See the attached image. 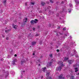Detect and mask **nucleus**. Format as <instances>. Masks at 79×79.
<instances>
[{
    "label": "nucleus",
    "instance_id": "obj_1",
    "mask_svg": "<svg viewBox=\"0 0 79 79\" xmlns=\"http://www.w3.org/2000/svg\"><path fill=\"white\" fill-rule=\"evenodd\" d=\"M37 21H38V19H35L34 20H32L30 21V23L31 24H34L35 23H37Z\"/></svg>",
    "mask_w": 79,
    "mask_h": 79
},
{
    "label": "nucleus",
    "instance_id": "obj_2",
    "mask_svg": "<svg viewBox=\"0 0 79 79\" xmlns=\"http://www.w3.org/2000/svg\"><path fill=\"white\" fill-rule=\"evenodd\" d=\"M59 79H64V77H63V74H62L60 75L59 77Z\"/></svg>",
    "mask_w": 79,
    "mask_h": 79
},
{
    "label": "nucleus",
    "instance_id": "obj_3",
    "mask_svg": "<svg viewBox=\"0 0 79 79\" xmlns=\"http://www.w3.org/2000/svg\"><path fill=\"white\" fill-rule=\"evenodd\" d=\"M63 62H62V61H60L58 62V64H61V66H64V65L63 64Z\"/></svg>",
    "mask_w": 79,
    "mask_h": 79
},
{
    "label": "nucleus",
    "instance_id": "obj_4",
    "mask_svg": "<svg viewBox=\"0 0 79 79\" xmlns=\"http://www.w3.org/2000/svg\"><path fill=\"white\" fill-rule=\"evenodd\" d=\"M61 66H60L58 68L56 69V71H61Z\"/></svg>",
    "mask_w": 79,
    "mask_h": 79
},
{
    "label": "nucleus",
    "instance_id": "obj_5",
    "mask_svg": "<svg viewBox=\"0 0 79 79\" xmlns=\"http://www.w3.org/2000/svg\"><path fill=\"white\" fill-rule=\"evenodd\" d=\"M74 69H75V73H77L78 71H79V69H78V67H75L74 68Z\"/></svg>",
    "mask_w": 79,
    "mask_h": 79
},
{
    "label": "nucleus",
    "instance_id": "obj_6",
    "mask_svg": "<svg viewBox=\"0 0 79 79\" xmlns=\"http://www.w3.org/2000/svg\"><path fill=\"white\" fill-rule=\"evenodd\" d=\"M25 60H22L21 61V64H23V63H25Z\"/></svg>",
    "mask_w": 79,
    "mask_h": 79
},
{
    "label": "nucleus",
    "instance_id": "obj_7",
    "mask_svg": "<svg viewBox=\"0 0 79 79\" xmlns=\"http://www.w3.org/2000/svg\"><path fill=\"white\" fill-rule=\"evenodd\" d=\"M36 42H32L31 45L33 46L34 45H35L36 44Z\"/></svg>",
    "mask_w": 79,
    "mask_h": 79
},
{
    "label": "nucleus",
    "instance_id": "obj_8",
    "mask_svg": "<svg viewBox=\"0 0 79 79\" xmlns=\"http://www.w3.org/2000/svg\"><path fill=\"white\" fill-rule=\"evenodd\" d=\"M68 61L69 62V63L70 64H72V63H73L71 60H69Z\"/></svg>",
    "mask_w": 79,
    "mask_h": 79
},
{
    "label": "nucleus",
    "instance_id": "obj_9",
    "mask_svg": "<svg viewBox=\"0 0 79 79\" xmlns=\"http://www.w3.org/2000/svg\"><path fill=\"white\" fill-rule=\"evenodd\" d=\"M6 0H4L3 2V4L4 5H6Z\"/></svg>",
    "mask_w": 79,
    "mask_h": 79
},
{
    "label": "nucleus",
    "instance_id": "obj_10",
    "mask_svg": "<svg viewBox=\"0 0 79 79\" xmlns=\"http://www.w3.org/2000/svg\"><path fill=\"white\" fill-rule=\"evenodd\" d=\"M75 1L76 3H77V4H79V0H75Z\"/></svg>",
    "mask_w": 79,
    "mask_h": 79
},
{
    "label": "nucleus",
    "instance_id": "obj_11",
    "mask_svg": "<svg viewBox=\"0 0 79 79\" xmlns=\"http://www.w3.org/2000/svg\"><path fill=\"white\" fill-rule=\"evenodd\" d=\"M42 6H44V5H45V3L44 2H42L41 3Z\"/></svg>",
    "mask_w": 79,
    "mask_h": 79
},
{
    "label": "nucleus",
    "instance_id": "obj_12",
    "mask_svg": "<svg viewBox=\"0 0 79 79\" xmlns=\"http://www.w3.org/2000/svg\"><path fill=\"white\" fill-rule=\"evenodd\" d=\"M10 31H11V30H10V29L8 30H5V32L6 33H8L9 32H10Z\"/></svg>",
    "mask_w": 79,
    "mask_h": 79
},
{
    "label": "nucleus",
    "instance_id": "obj_13",
    "mask_svg": "<svg viewBox=\"0 0 79 79\" xmlns=\"http://www.w3.org/2000/svg\"><path fill=\"white\" fill-rule=\"evenodd\" d=\"M52 62H50L48 63V65H49V66H50L52 65Z\"/></svg>",
    "mask_w": 79,
    "mask_h": 79
},
{
    "label": "nucleus",
    "instance_id": "obj_14",
    "mask_svg": "<svg viewBox=\"0 0 79 79\" xmlns=\"http://www.w3.org/2000/svg\"><path fill=\"white\" fill-rule=\"evenodd\" d=\"M68 59H69L68 58L65 57L64 58V61H66V60H68Z\"/></svg>",
    "mask_w": 79,
    "mask_h": 79
},
{
    "label": "nucleus",
    "instance_id": "obj_15",
    "mask_svg": "<svg viewBox=\"0 0 79 79\" xmlns=\"http://www.w3.org/2000/svg\"><path fill=\"white\" fill-rule=\"evenodd\" d=\"M45 69H46V67H44V68H43L42 69H43V71L44 72H45Z\"/></svg>",
    "mask_w": 79,
    "mask_h": 79
},
{
    "label": "nucleus",
    "instance_id": "obj_16",
    "mask_svg": "<svg viewBox=\"0 0 79 79\" xmlns=\"http://www.w3.org/2000/svg\"><path fill=\"white\" fill-rule=\"evenodd\" d=\"M27 19L26 18L25 19H23V21L25 22H27Z\"/></svg>",
    "mask_w": 79,
    "mask_h": 79
},
{
    "label": "nucleus",
    "instance_id": "obj_17",
    "mask_svg": "<svg viewBox=\"0 0 79 79\" xmlns=\"http://www.w3.org/2000/svg\"><path fill=\"white\" fill-rule=\"evenodd\" d=\"M49 56L51 58H52V56H53V55H52V54H51L49 55Z\"/></svg>",
    "mask_w": 79,
    "mask_h": 79
},
{
    "label": "nucleus",
    "instance_id": "obj_18",
    "mask_svg": "<svg viewBox=\"0 0 79 79\" xmlns=\"http://www.w3.org/2000/svg\"><path fill=\"white\" fill-rule=\"evenodd\" d=\"M71 79H74V77L73 76H72L70 78Z\"/></svg>",
    "mask_w": 79,
    "mask_h": 79
},
{
    "label": "nucleus",
    "instance_id": "obj_19",
    "mask_svg": "<svg viewBox=\"0 0 79 79\" xmlns=\"http://www.w3.org/2000/svg\"><path fill=\"white\" fill-rule=\"evenodd\" d=\"M49 74H50V72H48V73H46V76H48V75H49Z\"/></svg>",
    "mask_w": 79,
    "mask_h": 79
},
{
    "label": "nucleus",
    "instance_id": "obj_20",
    "mask_svg": "<svg viewBox=\"0 0 79 79\" xmlns=\"http://www.w3.org/2000/svg\"><path fill=\"white\" fill-rule=\"evenodd\" d=\"M50 2L53 3V0H50Z\"/></svg>",
    "mask_w": 79,
    "mask_h": 79
},
{
    "label": "nucleus",
    "instance_id": "obj_21",
    "mask_svg": "<svg viewBox=\"0 0 79 79\" xmlns=\"http://www.w3.org/2000/svg\"><path fill=\"white\" fill-rule=\"evenodd\" d=\"M50 8H51V7H50V6H48V8H47V9H50Z\"/></svg>",
    "mask_w": 79,
    "mask_h": 79
},
{
    "label": "nucleus",
    "instance_id": "obj_22",
    "mask_svg": "<svg viewBox=\"0 0 79 79\" xmlns=\"http://www.w3.org/2000/svg\"><path fill=\"white\" fill-rule=\"evenodd\" d=\"M39 36V34H36V35H35V36H36V37H37V36Z\"/></svg>",
    "mask_w": 79,
    "mask_h": 79
},
{
    "label": "nucleus",
    "instance_id": "obj_23",
    "mask_svg": "<svg viewBox=\"0 0 79 79\" xmlns=\"http://www.w3.org/2000/svg\"><path fill=\"white\" fill-rule=\"evenodd\" d=\"M63 30L64 31H66V27H64L63 28Z\"/></svg>",
    "mask_w": 79,
    "mask_h": 79
},
{
    "label": "nucleus",
    "instance_id": "obj_24",
    "mask_svg": "<svg viewBox=\"0 0 79 79\" xmlns=\"http://www.w3.org/2000/svg\"><path fill=\"white\" fill-rule=\"evenodd\" d=\"M31 4H32V5H34V2H31Z\"/></svg>",
    "mask_w": 79,
    "mask_h": 79
},
{
    "label": "nucleus",
    "instance_id": "obj_25",
    "mask_svg": "<svg viewBox=\"0 0 79 79\" xmlns=\"http://www.w3.org/2000/svg\"><path fill=\"white\" fill-rule=\"evenodd\" d=\"M33 31H35V28L34 27L33 29Z\"/></svg>",
    "mask_w": 79,
    "mask_h": 79
},
{
    "label": "nucleus",
    "instance_id": "obj_26",
    "mask_svg": "<svg viewBox=\"0 0 79 79\" xmlns=\"http://www.w3.org/2000/svg\"><path fill=\"white\" fill-rule=\"evenodd\" d=\"M56 51L57 52H59L60 51V50H59V49H57L56 50Z\"/></svg>",
    "mask_w": 79,
    "mask_h": 79
},
{
    "label": "nucleus",
    "instance_id": "obj_27",
    "mask_svg": "<svg viewBox=\"0 0 79 79\" xmlns=\"http://www.w3.org/2000/svg\"><path fill=\"white\" fill-rule=\"evenodd\" d=\"M69 6H70V7H71L72 6V4H70Z\"/></svg>",
    "mask_w": 79,
    "mask_h": 79
},
{
    "label": "nucleus",
    "instance_id": "obj_28",
    "mask_svg": "<svg viewBox=\"0 0 79 79\" xmlns=\"http://www.w3.org/2000/svg\"><path fill=\"white\" fill-rule=\"evenodd\" d=\"M61 4H63V3H64V1H62L61 2Z\"/></svg>",
    "mask_w": 79,
    "mask_h": 79
},
{
    "label": "nucleus",
    "instance_id": "obj_29",
    "mask_svg": "<svg viewBox=\"0 0 79 79\" xmlns=\"http://www.w3.org/2000/svg\"><path fill=\"white\" fill-rule=\"evenodd\" d=\"M27 3H25V6H27Z\"/></svg>",
    "mask_w": 79,
    "mask_h": 79
},
{
    "label": "nucleus",
    "instance_id": "obj_30",
    "mask_svg": "<svg viewBox=\"0 0 79 79\" xmlns=\"http://www.w3.org/2000/svg\"><path fill=\"white\" fill-rule=\"evenodd\" d=\"M6 39L7 40H8V39H9L8 37L6 38Z\"/></svg>",
    "mask_w": 79,
    "mask_h": 79
},
{
    "label": "nucleus",
    "instance_id": "obj_31",
    "mask_svg": "<svg viewBox=\"0 0 79 79\" xmlns=\"http://www.w3.org/2000/svg\"><path fill=\"white\" fill-rule=\"evenodd\" d=\"M59 34H60V35H63L62 34V33H61L60 32H59Z\"/></svg>",
    "mask_w": 79,
    "mask_h": 79
},
{
    "label": "nucleus",
    "instance_id": "obj_32",
    "mask_svg": "<svg viewBox=\"0 0 79 79\" xmlns=\"http://www.w3.org/2000/svg\"><path fill=\"white\" fill-rule=\"evenodd\" d=\"M60 27H58L57 29H60Z\"/></svg>",
    "mask_w": 79,
    "mask_h": 79
},
{
    "label": "nucleus",
    "instance_id": "obj_33",
    "mask_svg": "<svg viewBox=\"0 0 79 79\" xmlns=\"http://www.w3.org/2000/svg\"><path fill=\"white\" fill-rule=\"evenodd\" d=\"M49 79H52V77H49Z\"/></svg>",
    "mask_w": 79,
    "mask_h": 79
},
{
    "label": "nucleus",
    "instance_id": "obj_34",
    "mask_svg": "<svg viewBox=\"0 0 79 79\" xmlns=\"http://www.w3.org/2000/svg\"><path fill=\"white\" fill-rule=\"evenodd\" d=\"M1 61H3V58H2L1 59Z\"/></svg>",
    "mask_w": 79,
    "mask_h": 79
},
{
    "label": "nucleus",
    "instance_id": "obj_35",
    "mask_svg": "<svg viewBox=\"0 0 79 79\" xmlns=\"http://www.w3.org/2000/svg\"><path fill=\"white\" fill-rule=\"evenodd\" d=\"M14 27L15 29H16V26H15V27Z\"/></svg>",
    "mask_w": 79,
    "mask_h": 79
},
{
    "label": "nucleus",
    "instance_id": "obj_36",
    "mask_svg": "<svg viewBox=\"0 0 79 79\" xmlns=\"http://www.w3.org/2000/svg\"><path fill=\"white\" fill-rule=\"evenodd\" d=\"M2 37L4 38L5 37V35H2Z\"/></svg>",
    "mask_w": 79,
    "mask_h": 79
},
{
    "label": "nucleus",
    "instance_id": "obj_37",
    "mask_svg": "<svg viewBox=\"0 0 79 79\" xmlns=\"http://www.w3.org/2000/svg\"><path fill=\"white\" fill-rule=\"evenodd\" d=\"M15 56H17V55L16 54H15V55H14Z\"/></svg>",
    "mask_w": 79,
    "mask_h": 79
},
{
    "label": "nucleus",
    "instance_id": "obj_38",
    "mask_svg": "<svg viewBox=\"0 0 79 79\" xmlns=\"http://www.w3.org/2000/svg\"><path fill=\"white\" fill-rule=\"evenodd\" d=\"M43 77H43V76H42L41 77V79H42V78H43Z\"/></svg>",
    "mask_w": 79,
    "mask_h": 79
},
{
    "label": "nucleus",
    "instance_id": "obj_39",
    "mask_svg": "<svg viewBox=\"0 0 79 79\" xmlns=\"http://www.w3.org/2000/svg\"><path fill=\"white\" fill-rule=\"evenodd\" d=\"M33 55H35V53H33Z\"/></svg>",
    "mask_w": 79,
    "mask_h": 79
},
{
    "label": "nucleus",
    "instance_id": "obj_40",
    "mask_svg": "<svg viewBox=\"0 0 79 79\" xmlns=\"http://www.w3.org/2000/svg\"><path fill=\"white\" fill-rule=\"evenodd\" d=\"M71 10H70V11H69V13H71Z\"/></svg>",
    "mask_w": 79,
    "mask_h": 79
},
{
    "label": "nucleus",
    "instance_id": "obj_41",
    "mask_svg": "<svg viewBox=\"0 0 79 79\" xmlns=\"http://www.w3.org/2000/svg\"><path fill=\"white\" fill-rule=\"evenodd\" d=\"M65 35L66 37H67V35Z\"/></svg>",
    "mask_w": 79,
    "mask_h": 79
},
{
    "label": "nucleus",
    "instance_id": "obj_42",
    "mask_svg": "<svg viewBox=\"0 0 79 79\" xmlns=\"http://www.w3.org/2000/svg\"><path fill=\"white\" fill-rule=\"evenodd\" d=\"M64 11V9H63V11Z\"/></svg>",
    "mask_w": 79,
    "mask_h": 79
},
{
    "label": "nucleus",
    "instance_id": "obj_43",
    "mask_svg": "<svg viewBox=\"0 0 79 79\" xmlns=\"http://www.w3.org/2000/svg\"><path fill=\"white\" fill-rule=\"evenodd\" d=\"M23 73H24V72H25V71H23Z\"/></svg>",
    "mask_w": 79,
    "mask_h": 79
},
{
    "label": "nucleus",
    "instance_id": "obj_44",
    "mask_svg": "<svg viewBox=\"0 0 79 79\" xmlns=\"http://www.w3.org/2000/svg\"><path fill=\"white\" fill-rule=\"evenodd\" d=\"M45 11H47V9H45Z\"/></svg>",
    "mask_w": 79,
    "mask_h": 79
},
{
    "label": "nucleus",
    "instance_id": "obj_45",
    "mask_svg": "<svg viewBox=\"0 0 79 79\" xmlns=\"http://www.w3.org/2000/svg\"><path fill=\"white\" fill-rule=\"evenodd\" d=\"M78 75H79V73L78 74Z\"/></svg>",
    "mask_w": 79,
    "mask_h": 79
},
{
    "label": "nucleus",
    "instance_id": "obj_46",
    "mask_svg": "<svg viewBox=\"0 0 79 79\" xmlns=\"http://www.w3.org/2000/svg\"><path fill=\"white\" fill-rule=\"evenodd\" d=\"M40 64H39V66H40Z\"/></svg>",
    "mask_w": 79,
    "mask_h": 79
},
{
    "label": "nucleus",
    "instance_id": "obj_47",
    "mask_svg": "<svg viewBox=\"0 0 79 79\" xmlns=\"http://www.w3.org/2000/svg\"><path fill=\"white\" fill-rule=\"evenodd\" d=\"M73 67H74V65H73Z\"/></svg>",
    "mask_w": 79,
    "mask_h": 79
},
{
    "label": "nucleus",
    "instance_id": "obj_48",
    "mask_svg": "<svg viewBox=\"0 0 79 79\" xmlns=\"http://www.w3.org/2000/svg\"><path fill=\"white\" fill-rule=\"evenodd\" d=\"M24 39H26V38H24Z\"/></svg>",
    "mask_w": 79,
    "mask_h": 79
},
{
    "label": "nucleus",
    "instance_id": "obj_49",
    "mask_svg": "<svg viewBox=\"0 0 79 79\" xmlns=\"http://www.w3.org/2000/svg\"><path fill=\"white\" fill-rule=\"evenodd\" d=\"M46 79H48V78H47Z\"/></svg>",
    "mask_w": 79,
    "mask_h": 79
},
{
    "label": "nucleus",
    "instance_id": "obj_50",
    "mask_svg": "<svg viewBox=\"0 0 79 79\" xmlns=\"http://www.w3.org/2000/svg\"><path fill=\"white\" fill-rule=\"evenodd\" d=\"M21 78H22V77H21Z\"/></svg>",
    "mask_w": 79,
    "mask_h": 79
}]
</instances>
